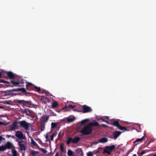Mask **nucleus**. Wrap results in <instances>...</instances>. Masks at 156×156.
<instances>
[{"mask_svg": "<svg viewBox=\"0 0 156 156\" xmlns=\"http://www.w3.org/2000/svg\"><path fill=\"white\" fill-rule=\"evenodd\" d=\"M31 153L32 155H33L35 156V155L39 153V152L37 151H35L34 150H32L31 151Z\"/></svg>", "mask_w": 156, "mask_h": 156, "instance_id": "nucleus-31", "label": "nucleus"}, {"mask_svg": "<svg viewBox=\"0 0 156 156\" xmlns=\"http://www.w3.org/2000/svg\"><path fill=\"white\" fill-rule=\"evenodd\" d=\"M92 152L89 151L87 153V156H93V155L92 154Z\"/></svg>", "mask_w": 156, "mask_h": 156, "instance_id": "nucleus-40", "label": "nucleus"}, {"mask_svg": "<svg viewBox=\"0 0 156 156\" xmlns=\"http://www.w3.org/2000/svg\"><path fill=\"white\" fill-rule=\"evenodd\" d=\"M7 83H8V84H9V82H7Z\"/></svg>", "mask_w": 156, "mask_h": 156, "instance_id": "nucleus-59", "label": "nucleus"}, {"mask_svg": "<svg viewBox=\"0 0 156 156\" xmlns=\"http://www.w3.org/2000/svg\"><path fill=\"white\" fill-rule=\"evenodd\" d=\"M92 131V128L88 124L86 126L83 127L82 130H80V133L84 135H88L91 133Z\"/></svg>", "mask_w": 156, "mask_h": 156, "instance_id": "nucleus-1", "label": "nucleus"}, {"mask_svg": "<svg viewBox=\"0 0 156 156\" xmlns=\"http://www.w3.org/2000/svg\"><path fill=\"white\" fill-rule=\"evenodd\" d=\"M115 146L114 145H112L111 146H106L105 147L103 151V153H106L108 155H110L111 152L113 150H114L115 148Z\"/></svg>", "mask_w": 156, "mask_h": 156, "instance_id": "nucleus-3", "label": "nucleus"}, {"mask_svg": "<svg viewBox=\"0 0 156 156\" xmlns=\"http://www.w3.org/2000/svg\"><path fill=\"white\" fill-rule=\"evenodd\" d=\"M98 143V142H97V141H96V142H93L92 143V145H96V144H97Z\"/></svg>", "mask_w": 156, "mask_h": 156, "instance_id": "nucleus-47", "label": "nucleus"}, {"mask_svg": "<svg viewBox=\"0 0 156 156\" xmlns=\"http://www.w3.org/2000/svg\"><path fill=\"white\" fill-rule=\"evenodd\" d=\"M67 154L69 156H75V155L74 153L70 149H68Z\"/></svg>", "mask_w": 156, "mask_h": 156, "instance_id": "nucleus-21", "label": "nucleus"}, {"mask_svg": "<svg viewBox=\"0 0 156 156\" xmlns=\"http://www.w3.org/2000/svg\"><path fill=\"white\" fill-rule=\"evenodd\" d=\"M11 137L12 138H15V136H12L11 135Z\"/></svg>", "mask_w": 156, "mask_h": 156, "instance_id": "nucleus-55", "label": "nucleus"}, {"mask_svg": "<svg viewBox=\"0 0 156 156\" xmlns=\"http://www.w3.org/2000/svg\"><path fill=\"white\" fill-rule=\"evenodd\" d=\"M7 74L9 77L11 79H13L15 77V75L11 72H8Z\"/></svg>", "mask_w": 156, "mask_h": 156, "instance_id": "nucleus-16", "label": "nucleus"}, {"mask_svg": "<svg viewBox=\"0 0 156 156\" xmlns=\"http://www.w3.org/2000/svg\"><path fill=\"white\" fill-rule=\"evenodd\" d=\"M40 123V128H41V131H43L44 130V129L45 128V123Z\"/></svg>", "mask_w": 156, "mask_h": 156, "instance_id": "nucleus-23", "label": "nucleus"}, {"mask_svg": "<svg viewBox=\"0 0 156 156\" xmlns=\"http://www.w3.org/2000/svg\"><path fill=\"white\" fill-rule=\"evenodd\" d=\"M56 111L58 112H60V111L59 110H56Z\"/></svg>", "mask_w": 156, "mask_h": 156, "instance_id": "nucleus-56", "label": "nucleus"}, {"mask_svg": "<svg viewBox=\"0 0 156 156\" xmlns=\"http://www.w3.org/2000/svg\"><path fill=\"white\" fill-rule=\"evenodd\" d=\"M54 137L52 136L51 135V140H53V138H54Z\"/></svg>", "mask_w": 156, "mask_h": 156, "instance_id": "nucleus-50", "label": "nucleus"}, {"mask_svg": "<svg viewBox=\"0 0 156 156\" xmlns=\"http://www.w3.org/2000/svg\"><path fill=\"white\" fill-rule=\"evenodd\" d=\"M57 135V133L56 132H55V133H54L52 134V136L54 137V136H56Z\"/></svg>", "mask_w": 156, "mask_h": 156, "instance_id": "nucleus-46", "label": "nucleus"}, {"mask_svg": "<svg viewBox=\"0 0 156 156\" xmlns=\"http://www.w3.org/2000/svg\"><path fill=\"white\" fill-rule=\"evenodd\" d=\"M112 125L118 128L120 130H124V131H127L128 130L127 128L126 127L122 126L119 125V122L118 121H115L113 122Z\"/></svg>", "mask_w": 156, "mask_h": 156, "instance_id": "nucleus-6", "label": "nucleus"}, {"mask_svg": "<svg viewBox=\"0 0 156 156\" xmlns=\"http://www.w3.org/2000/svg\"><path fill=\"white\" fill-rule=\"evenodd\" d=\"M101 119V120H102V121H103V122H105L106 123H108V122L106 120H104V119Z\"/></svg>", "mask_w": 156, "mask_h": 156, "instance_id": "nucleus-48", "label": "nucleus"}, {"mask_svg": "<svg viewBox=\"0 0 156 156\" xmlns=\"http://www.w3.org/2000/svg\"><path fill=\"white\" fill-rule=\"evenodd\" d=\"M14 102L16 103H19L26 107H30L32 103L31 101H27L24 100L15 99Z\"/></svg>", "mask_w": 156, "mask_h": 156, "instance_id": "nucleus-2", "label": "nucleus"}, {"mask_svg": "<svg viewBox=\"0 0 156 156\" xmlns=\"http://www.w3.org/2000/svg\"><path fill=\"white\" fill-rule=\"evenodd\" d=\"M102 147H99L96 150V153H97L98 154H100L102 151Z\"/></svg>", "mask_w": 156, "mask_h": 156, "instance_id": "nucleus-22", "label": "nucleus"}, {"mask_svg": "<svg viewBox=\"0 0 156 156\" xmlns=\"http://www.w3.org/2000/svg\"><path fill=\"white\" fill-rule=\"evenodd\" d=\"M45 138H46V141L47 142L49 140V138H48V135H46L45 136Z\"/></svg>", "mask_w": 156, "mask_h": 156, "instance_id": "nucleus-43", "label": "nucleus"}, {"mask_svg": "<svg viewBox=\"0 0 156 156\" xmlns=\"http://www.w3.org/2000/svg\"><path fill=\"white\" fill-rule=\"evenodd\" d=\"M23 112L25 113L27 115H29L30 114V112L29 110L27 108H25L24 111Z\"/></svg>", "mask_w": 156, "mask_h": 156, "instance_id": "nucleus-26", "label": "nucleus"}, {"mask_svg": "<svg viewBox=\"0 0 156 156\" xmlns=\"http://www.w3.org/2000/svg\"><path fill=\"white\" fill-rule=\"evenodd\" d=\"M38 149L39 150H41L44 154H46L47 152L46 150H45L44 149L40 147H39Z\"/></svg>", "mask_w": 156, "mask_h": 156, "instance_id": "nucleus-34", "label": "nucleus"}, {"mask_svg": "<svg viewBox=\"0 0 156 156\" xmlns=\"http://www.w3.org/2000/svg\"><path fill=\"white\" fill-rule=\"evenodd\" d=\"M16 141L18 142V145L20 147L21 151H25L26 150V148L24 145L26 143L25 141L23 140H19L18 139H16Z\"/></svg>", "mask_w": 156, "mask_h": 156, "instance_id": "nucleus-5", "label": "nucleus"}, {"mask_svg": "<svg viewBox=\"0 0 156 156\" xmlns=\"http://www.w3.org/2000/svg\"><path fill=\"white\" fill-rule=\"evenodd\" d=\"M20 80V79H19L17 81H15L14 80L11 81V83L12 84L11 86L20 87L23 86V85H20V84H23L25 81L23 79H22L21 81Z\"/></svg>", "mask_w": 156, "mask_h": 156, "instance_id": "nucleus-4", "label": "nucleus"}, {"mask_svg": "<svg viewBox=\"0 0 156 156\" xmlns=\"http://www.w3.org/2000/svg\"><path fill=\"white\" fill-rule=\"evenodd\" d=\"M74 120L71 118H68L67 119V121L68 122H73Z\"/></svg>", "mask_w": 156, "mask_h": 156, "instance_id": "nucleus-41", "label": "nucleus"}, {"mask_svg": "<svg viewBox=\"0 0 156 156\" xmlns=\"http://www.w3.org/2000/svg\"><path fill=\"white\" fill-rule=\"evenodd\" d=\"M6 82L5 81H3V82H4V83H5V82Z\"/></svg>", "mask_w": 156, "mask_h": 156, "instance_id": "nucleus-58", "label": "nucleus"}, {"mask_svg": "<svg viewBox=\"0 0 156 156\" xmlns=\"http://www.w3.org/2000/svg\"><path fill=\"white\" fill-rule=\"evenodd\" d=\"M146 152L143 150L142 152H138L137 153V154L139 156H142L143 154L145 153Z\"/></svg>", "mask_w": 156, "mask_h": 156, "instance_id": "nucleus-30", "label": "nucleus"}, {"mask_svg": "<svg viewBox=\"0 0 156 156\" xmlns=\"http://www.w3.org/2000/svg\"><path fill=\"white\" fill-rule=\"evenodd\" d=\"M12 153L13 156H17V152L15 149L12 150Z\"/></svg>", "mask_w": 156, "mask_h": 156, "instance_id": "nucleus-29", "label": "nucleus"}, {"mask_svg": "<svg viewBox=\"0 0 156 156\" xmlns=\"http://www.w3.org/2000/svg\"><path fill=\"white\" fill-rule=\"evenodd\" d=\"M20 126L22 128H23L26 130H27L29 127L30 123H27L25 120L19 122Z\"/></svg>", "mask_w": 156, "mask_h": 156, "instance_id": "nucleus-7", "label": "nucleus"}, {"mask_svg": "<svg viewBox=\"0 0 156 156\" xmlns=\"http://www.w3.org/2000/svg\"><path fill=\"white\" fill-rule=\"evenodd\" d=\"M92 154L93 155L94 154H98L97 153H96V150L93 151V152H92Z\"/></svg>", "mask_w": 156, "mask_h": 156, "instance_id": "nucleus-44", "label": "nucleus"}, {"mask_svg": "<svg viewBox=\"0 0 156 156\" xmlns=\"http://www.w3.org/2000/svg\"><path fill=\"white\" fill-rule=\"evenodd\" d=\"M60 148L61 152L63 153L64 152V147L63 145L62 144L60 146Z\"/></svg>", "mask_w": 156, "mask_h": 156, "instance_id": "nucleus-33", "label": "nucleus"}, {"mask_svg": "<svg viewBox=\"0 0 156 156\" xmlns=\"http://www.w3.org/2000/svg\"><path fill=\"white\" fill-rule=\"evenodd\" d=\"M58 105V103L56 101H53L52 103V107L54 108H57Z\"/></svg>", "mask_w": 156, "mask_h": 156, "instance_id": "nucleus-20", "label": "nucleus"}, {"mask_svg": "<svg viewBox=\"0 0 156 156\" xmlns=\"http://www.w3.org/2000/svg\"><path fill=\"white\" fill-rule=\"evenodd\" d=\"M15 136L18 138L20 139H24V136L22 132L20 131H17L15 133Z\"/></svg>", "mask_w": 156, "mask_h": 156, "instance_id": "nucleus-10", "label": "nucleus"}, {"mask_svg": "<svg viewBox=\"0 0 156 156\" xmlns=\"http://www.w3.org/2000/svg\"><path fill=\"white\" fill-rule=\"evenodd\" d=\"M6 137H8V138L11 137V135H6Z\"/></svg>", "mask_w": 156, "mask_h": 156, "instance_id": "nucleus-49", "label": "nucleus"}, {"mask_svg": "<svg viewBox=\"0 0 156 156\" xmlns=\"http://www.w3.org/2000/svg\"><path fill=\"white\" fill-rule=\"evenodd\" d=\"M57 126V123L52 122L51 123V128L53 129L56 128Z\"/></svg>", "mask_w": 156, "mask_h": 156, "instance_id": "nucleus-27", "label": "nucleus"}, {"mask_svg": "<svg viewBox=\"0 0 156 156\" xmlns=\"http://www.w3.org/2000/svg\"><path fill=\"white\" fill-rule=\"evenodd\" d=\"M50 115H43L41 118L40 119V123H45L49 119Z\"/></svg>", "mask_w": 156, "mask_h": 156, "instance_id": "nucleus-11", "label": "nucleus"}, {"mask_svg": "<svg viewBox=\"0 0 156 156\" xmlns=\"http://www.w3.org/2000/svg\"><path fill=\"white\" fill-rule=\"evenodd\" d=\"M88 124L90 127L91 126H99L98 123L96 121H94V122H90Z\"/></svg>", "mask_w": 156, "mask_h": 156, "instance_id": "nucleus-15", "label": "nucleus"}, {"mask_svg": "<svg viewBox=\"0 0 156 156\" xmlns=\"http://www.w3.org/2000/svg\"><path fill=\"white\" fill-rule=\"evenodd\" d=\"M5 140V139L2 136H0V144L3 141Z\"/></svg>", "mask_w": 156, "mask_h": 156, "instance_id": "nucleus-39", "label": "nucleus"}, {"mask_svg": "<svg viewBox=\"0 0 156 156\" xmlns=\"http://www.w3.org/2000/svg\"><path fill=\"white\" fill-rule=\"evenodd\" d=\"M51 115H52V116H56V114L53 112H51Z\"/></svg>", "mask_w": 156, "mask_h": 156, "instance_id": "nucleus-45", "label": "nucleus"}, {"mask_svg": "<svg viewBox=\"0 0 156 156\" xmlns=\"http://www.w3.org/2000/svg\"><path fill=\"white\" fill-rule=\"evenodd\" d=\"M121 133V132L117 131H116L113 132V135L114 139L115 140L120 135Z\"/></svg>", "mask_w": 156, "mask_h": 156, "instance_id": "nucleus-13", "label": "nucleus"}, {"mask_svg": "<svg viewBox=\"0 0 156 156\" xmlns=\"http://www.w3.org/2000/svg\"><path fill=\"white\" fill-rule=\"evenodd\" d=\"M11 143L9 142H8L6 144L3 146L0 147L2 151H4L7 149H9L11 147Z\"/></svg>", "mask_w": 156, "mask_h": 156, "instance_id": "nucleus-8", "label": "nucleus"}, {"mask_svg": "<svg viewBox=\"0 0 156 156\" xmlns=\"http://www.w3.org/2000/svg\"><path fill=\"white\" fill-rule=\"evenodd\" d=\"M101 126H104V127H107V126L106 125H105L104 124H102L101 125Z\"/></svg>", "mask_w": 156, "mask_h": 156, "instance_id": "nucleus-51", "label": "nucleus"}, {"mask_svg": "<svg viewBox=\"0 0 156 156\" xmlns=\"http://www.w3.org/2000/svg\"><path fill=\"white\" fill-rule=\"evenodd\" d=\"M34 87L35 89L37 90V91H41V88L40 87H38L37 86H35L34 85Z\"/></svg>", "mask_w": 156, "mask_h": 156, "instance_id": "nucleus-37", "label": "nucleus"}, {"mask_svg": "<svg viewBox=\"0 0 156 156\" xmlns=\"http://www.w3.org/2000/svg\"><path fill=\"white\" fill-rule=\"evenodd\" d=\"M20 91H22L23 93L27 92V91L24 88H20Z\"/></svg>", "mask_w": 156, "mask_h": 156, "instance_id": "nucleus-36", "label": "nucleus"}, {"mask_svg": "<svg viewBox=\"0 0 156 156\" xmlns=\"http://www.w3.org/2000/svg\"><path fill=\"white\" fill-rule=\"evenodd\" d=\"M0 149H1V148H0ZM2 151L1 149H0V151Z\"/></svg>", "mask_w": 156, "mask_h": 156, "instance_id": "nucleus-61", "label": "nucleus"}, {"mask_svg": "<svg viewBox=\"0 0 156 156\" xmlns=\"http://www.w3.org/2000/svg\"><path fill=\"white\" fill-rule=\"evenodd\" d=\"M19 122L17 121H15L12 123V126L9 129V131H13L16 129L17 127V125L19 124Z\"/></svg>", "mask_w": 156, "mask_h": 156, "instance_id": "nucleus-12", "label": "nucleus"}, {"mask_svg": "<svg viewBox=\"0 0 156 156\" xmlns=\"http://www.w3.org/2000/svg\"><path fill=\"white\" fill-rule=\"evenodd\" d=\"M1 77H2L1 73V72H0V78H1Z\"/></svg>", "mask_w": 156, "mask_h": 156, "instance_id": "nucleus-57", "label": "nucleus"}, {"mask_svg": "<svg viewBox=\"0 0 156 156\" xmlns=\"http://www.w3.org/2000/svg\"><path fill=\"white\" fill-rule=\"evenodd\" d=\"M10 91L16 92L20 91V88H18L16 89H13L12 90H10Z\"/></svg>", "mask_w": 156, "mask_h": 156, "instance_id": "nucleus-38", "label": "nucleus"}, {"mask_svg": "<svg viewBox=\"0 0 156 156\" xmlns=\"http://www.w3.org/2000/svg\"><path fill=\"white\" fill-rule=\"evenodd\" d=\"M42 99L44 100H45V101L46 100L48 102H49L50 100H49V99L48 98L43 96V97H42Z\"/></svg>", "mask_w": 156, "mask_h": 156, "instance_id": "nucleus-35", "label": "nucleus"}, {"mask_svg": "<svg viewBox=\"0 0 156 156\" xmlns=\"http://www.w3.org/2000/svg\"><path fill=\"white\" fill-rule=\"evenodd\" d=\"M88 121H89V120L88 119H86L84 120H82L81 122V125L84 124Z\"/></svg>", "mask_w": 156, "mask_h": 156, "instance_id": "nucleus-28", "label": "nucleus"}, {"mask_svg": "<svg viewBox=\"0 0 156 156\" xmlns=\"http://www.w3.org/2000/svg\"><path fill=\"white\" fill-rule=\"evenodd\" d=\"M26 83H27L26 85V89L27 90H31V89L30 88V87H32L33 86H34V85L30 82H28L26 81Z\"/></svg>", "mask_w": 156, "mask_h": 156, "instance_id": "nucleus-14", "label": "nucleus"}, {"mask_svg": "<svg viewBox=\"0 0 156 156\" xmlns=\"http://www.w3.org/2000/svg\"><path fill=\"white\" fill-rule=\"evenodd\" d=\"M73 138L71 137H69L66 141L67 144H69L71 142L73 143Z\"/></svg>", "mask_w": 156, "mask_h": 156, "instance_id": "nucleus-24", "label": "nucleus"}, {"mask_svg": "<svg viewBox=\"0 0 156 156\" xmlns=\"http://www.w3.org/2000/svg\"><path fill=\"white\" fill-rule=\"evenodd\" d=\"M80 140V138L79 137L76 136L74 139H73V143L77 144Z\"/></svg>", "mask_w": 156, "mask_h": 156, "instance_id": "nucleus-17", "label": "nucleus"}, {"mask_svg": "<svg viewBox=\"0 0 156 156\" xmlns=\"http://www.w3.org/2000/svg\"><path fill=\"white\" fill-rule=\"evenodd\" d=\"M77 154L78 156H83V153L81 149H79L77 151Z\"/></svg>", "mask_w": 156, "mask_h": 156, "instance_id": "nucleus-18", "label": "nucleus"}, {"mask_svg": "<svg viewBox=\"0 0 156 156\" xmlns=\"http://www.w3.org/2000/svg\"><path fill=\"white\" fill-rule=\"evenodd\" d=\"M4 122H0V125H4Z\"/></svg>", "mask_w": 156, "mask_h": 156, "instance_id": "nucleus-54", "label": "nucleus"}, {"mask_svg": "<svg viewBox=\"0 0 156 156\" xmlns=\"http://www.w3.org/2000/svg\"><path fill=\"white\" fill-rule=\"evenodd\" d=\"M106 118H108V117H106Z\"/></svg>", "mask_w": 156, "mask_h": 156, "instance_id": "nucleus-60", "label": "nucleus"}, {"mask_svg": "<svg viewBox=\"0 0 156 156\" xmlns=\"http://www.w3.org/2000/svg\"><path fill=\"white\" fill-rule=\"evenodd\" d=\"M31 143L34 146H37L38 148H39V146L35 141L33 139H31Z\"/></svg>", "mask_w": 156, "mask_h": 156, "instance_id": "nucleus-25", "label": "nucleus"}, {"mask_svg": "<svg viewBox=\"0 0 156 156\" xmlns=\"http://www.w3.org/2000/svg\"><path fill=\"white\" fill-rule=\"evenodd\" d=\"M92 111L91 108L86 105H84L83 106L82 112L83 113H87L91 112Z\"/></svg>", "mask_w": 156, "mask_h": 156, "instance_id": "nucleus-9", "label": "nucleus"}, {"mask_svg": "<svg viewBox=\"0 0 156 156\" xmlns=\"http://www.w3.org/2000/svg\"><path fill=\"white\" fill-rule=\"evenodd\" d=\"M32 156H35L34 155H32Z\"/></svg>", "mask_w": 156, "mask_h": 156, "instance_id": "nucleus-62", "label": "nucleus"}, {"mask_svg": "<svg viewBox=\"0 0 156 156\" xmlns=\"http://www.w3.org/2000/svg\"><path fill=\"white\" fill-rule=\"evenodd\" d=\"M108 139L105 137L102 138L99 140V142L101 143H104L107 142Z\"/></svg>", "mask_w": 156, "mask_h": 156, "instance_id": "nucleus-19", "label": "nucleus"}, {"mask_svg": "<svg viewBox=\"0 0 156 156\" xmlns=\"http://www.w3.org/2000/svg\"><path fill=\"white\" fill-rule=\"evenodd\" d=\"M75 107V106H73L72 105H69L68 107L70 108H71L72 109H73L74 107Z\"/></svg>", "mask_w": 156, "mask_h": 156, "instance_id": "nucleus-42", "label": "nucleus"}, {"mask_svg": "<svg viewBox=\"0 0 156 156\" xmlns=\"http://www.w3.org/2000/svg\"><path fill=\"white\" fill-rule=\"evenodd\" d=\"M61 132H60L58 134V138L61 135Z\"/></svg>", "mask_w": 156, "mask_h": 156, "instance_id": "nucleus-52", "label": "nucleus"}, {"mask_svg": "<svg viewBox=\"0 0 156 156\" xmlns=\"http://www.w3.org/2000/svg\"><path fill=\"white\" fill-rule=\"evenodd\" d=\"M0 107H1V106H0Z\"/></svg>", "mask_w": 156, "mask_h": 156, "instance_id": "nucleus-63", "label": "nucleus"}, {"mask_svg": "<svg viewBox=\"0 0 156 156\" xmlns=\"http://www.w3.org/2000/svg\"><path fill=\"white\" fill-rule=\"evenodd\" d=\"M55 156H58V152H57L56 153L55 155Z\"/></svg>", "mask_w": 156, "mask_h": 156, "instance_id": "nucleus-53", "label": "nucleus"}, {"mask_svg": "<svg viewBox=\"0 0 156 156\" xmlns=\"http://www.w3.org/2000/svg\"><path fill=\"white\" fill-rule=\"evenodd\" d=\"M144 136H142L141 138H138L134 142H137L141 141L142 140L144 139Z\"/></svg>", "mask_w": 156, "mask_h": 156, "instance_id": "nucleus-32", "label": "nucleus"}]
</instances>
